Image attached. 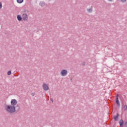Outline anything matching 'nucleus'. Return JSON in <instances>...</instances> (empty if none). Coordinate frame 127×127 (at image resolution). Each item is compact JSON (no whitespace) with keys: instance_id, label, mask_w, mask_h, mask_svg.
<instances>
[{"instance_id":"obj_1","label":"nucleus","mask_w":127,"mask_h":127,"mask_svg":"<svg viewBox=\"0 0 127 127\" xmlns=\"http://www.w3.org/2000/svg\"><path fill=\"white\" fill-rule=\"evenodd\" d=\"M5 110L8 114H14L16 111L15 106L11 105H6L5 106Z\"/></svg>"},{"instance_id":"obj_2","label":"nucleus","mask_w":127,"mask_h":127,"mask_svg":"<svg viewBox=\"0 0 127 127\" xmlns=\"http://www.w3.org/2000/svg\"><path fill=\"white\" fill-rule=\"evenodd\" d=\"M68 74V70L66 69H62L61 71L60 75L62 77H65Z\"/></svg>"},{"instance_id":"obj_3","label":"nucleus","mask_w":127,"mask_h":127,"mask_svg":"<svg viewBox=\"0 0 127 127\" xmlns=\"http://www.w3.org/2000/svg\"><path fill=\"white\" fill-rule=\"evenodd\" d=\"M42 87L44 91H48L49 90V86H48V84L46 83L43 84Z\"/></svg>"},{"instance_id":"obj_4","label":"nucleus","mask_w":127,"mask_h":127,"mask_svg":"<svg viewBox=\"0 0 127 127\" xmlns=\"http://www.w3.org/2000/svg\"><path fill=\"white\" fill-rule=\"evenodd\" d=\"M10 104L11 106L15 107V106L17 105V100H16V99H12L11 100Z\"/></svg>"},{"instance_id":"obj_5","label":"nucleus","mask_w":127,"mask_h":127,"mask_svg":"<svg viewBox=\"0 0 127 127\" xmlns=\"http://www.w3.org/2000/svg\"><path fill=\"white\" fill-rule=\"evenodd\" d=\"M22 18L23 19V20H27L28 19V15L25 13H23V14L22 15Z\"/></svg>"},{"instance_id":"obj_6","label":"nucleus","mask_w":127,"mask_h":127,"mask_svg":"<svg viewBox=\"0 0 127 127\" xmlns=\"http://www.w3.org/2000/svg\"><path fill=\"white\" fill-rule=\"evenodd\" d=\"M116 104L117 105H118V107H120V106H121V104H120V101H119V94H118L117 96Z\"/></svg>"},{"instance_id":"obj_7","label":"nucleus","mask_w":127,"mask_h":127,"mask_svg":"<svg viewBox=\"0 0 127 127\" xmlns=\"http://www.w3.org/2000/svg\"><path fill=\"white\" fill-rule=\"evenodd\" d=\"M17 18L19 21H20L22 19V17H21L20 15H18L17 16Z\"/></svg>"},{"instance_id":"obj_8","label":"nucleus","mask_w":127,"mask_h":127,"mask_svg":"<svg viewBox=\"0 0 127 127\" xmlns=\"http://www.w3.org/2000/svg\"><path fill=\"white\" fill-rule=\"evenodd\" d=\"M114 119L115 121H118V119H119V114H117V116H114Z\"/></svg>"},{"instance_id":"obj_9","label":"nucleus","mask_w":127,"mask_h":127,"mask_svg":"<svg viewBox=\"0 0 127 127\" xmlns=\"http://www.w3.org/2000/svg\"><path fill=\"white\" fill-rule=\"evenodd\" d=\"M120 126L121 127H123V126H124V122H123V120L120 121Z\"/></svg>"},{"instance_id":"obj_10","label":"nucleus","mask_w":127,"mask_h":127,"mask_svg":"<svg viewBox=\"0 0 127 127\" xmlns=\"http://www.w3.org/2000/svg\"><path fill=\"white\" fill-rule=\"evenodd\" d=\"M122 109L123 110V111H127V105H124V106L122 107Z\"/></svg>"},{"instance_id":"obj_11","label":"nucleus","mask_w":127,"mask_h":127,"mask_svg":"<svg viewBox=\"0 0 127 127\" xmlns=\"http://www.w3.org/2000/svg\"><path fill=\"white\" fill-rule=\"evenodd\" d=\"M40 5H41V6H44V5H45V2L42 1L40 3Z\"/></svg>"},{"instance_id":"obj_12","label":"nucleus","mask_w":127,"mask_h":127,"mask_svg":"<svg viewBox=\"0 0 127 127\" xmlns=\"http://www.w3.org/2000/svg\"><path fill=\"white\" fill-rule=\"evenodd\" d=\"M18 3H22L23 0H16Z\"/></svg>"},{"instance_id":"obj_13","label":"nucleus","mask_w":127,"mask_h":127,"mask_svg":"<svg viewBox=\"0 0 127 127\" xmlns=\"http://www.w3.org/2000/svg\"><path fill=\"white\" fill-rule=\"evenodd\" d=\"M2 8V3L1 2H0V9H1Z\"/></svg>"},{"instance_id":"obj_14","label":"nucleus","mask_w":127,"mask_h":127,"mask_svg":"<svg viewBox=\"0 0 127 127\" xmlns=\"http://www.w3.org/2000/svg\"><path fill=\"white\" fill-rule=\"evenodd\" d=\"M7 75H11V71L9 70V71L7 72Z\"/></svg>"},{"instance_id":"obj_15","label":"nucleus","mask_w":127,"mask_h":127,"mask_svg":"<svg viewBox=\"0 0 127 127\" xmlns=\"http://www.w3.org/2000/svg\"><path fill=\"white\" fill-rule=\"evenodd\" d=\"M92 8H90L88 9V12H92Z\"/></svg>"},{"instance_id":"obj_16","label":"nucleus","mask_w":127,"mask_h":127,"mask_svg":"<svg viewBox=\"0 0 127 127\" xmlns=\"http://www.w3.org/2000/svg\"><path fill=\"white\" fill-rule=\"evenodd\" d=\"M122 2H126L127 0H120Z\"/></svg>"},{"instance_id":"obj_17","label":"nucleus","mask_w":127,"mask_h":127,"mask_svg":"<svg viewBox=\"0 0 127 127\" xmlns=\"http://www.w3.org/2000/svg\"><path fill=\"white\" fill-rule=\"evenodd\" d=\"M31 96H32L33 97L35 96V93H32Z\"/></svg>"},{"instance_id":"obj_18","label":"nucleus","mask_w":127,"mask_h":127,"mask_svg":"<svg viewBox=\"0 0 127 127\" xmlns=\"http://www.w3.org/2000/svg\"><path fill=\"white\" fill-rule=\"evenodd\" d=\"M125 127H127V122H125Z\"/></svg>"},{"instance_id":"obj_19","label":"nucleus","mask_w":127,"mask_h":127,"mask_svg":"<svg viewBox=\"0 0 127 127\" xmlns=\"http://www.w3.org/2000/svg\"><path fill=\"white\" fill-rule=\"evenodd\" d=\"M51 101H52V103H53V99L51 98Z\"/></svg>"},{"instance_id":"obj_20","label":"nucleus","mask_w":127,"mask_h":127,"mask_svg":"<svg viewBox=\"0 0 127 127\" xmlns=\"http://www.w3.org/2000/svg\"><path fill=\"white\" fill-rule=\"evenodd\" d=\"M108 1H113V0H107Z\"/></svg>"}]
</instances>
